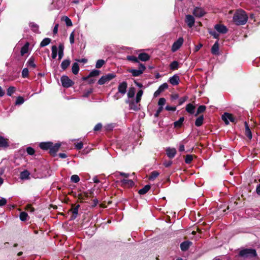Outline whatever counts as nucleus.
Returning <instances> with one entry per match:
<instances>
[{
    "mask_svg": "<svg viewBox=\"0 0 260 260\" xmlns=\"http://www.w3.org/2000/svg\"><path fill=\"white\" fill-rule=\"evenodd\" d=\"M8 146V140L2 136H0V147L6 148Z\"/></svg>",
    "mask_w": 260,
    "mask_h": 260,
    "instance_id": "f3484780",
    "label": "nucleus"
},
{
    "mask_svg": "<svg viewBox=\"0 0 260 260\" xmlns=\"http://www.w3.org/2000/svg\"><path fill=\"white\" fill-rule=\"evenodd\" d=\"M62 85L64 87L68 88L72 86L74 82L67 76H63L61 77Z\"/></svg>",
    "mask_w": 260,
    "mask_h": 260,
    "instance_id": "423d86ee",
    "label": "nucleus"
},
{
    "mask_svg": "<svg viewBox=\"0 0 260 260\" xmlns=\"http://www.w3.org/2000/svg\"><path fill=\"white\" fill-rule=\"evenodd\" d=\"M29 173L28 171L25 170L20 174V177L22 179H27L29 176Z\"/></svg>",
    "mask_w": 260,
    "mask_h": 260,
    "instance_id": "72a5a7b5",
    "label": "nucleus"
},
{
    "mask_svg": "<svg viewBox=\"0 0 260 260\" xmlns=\"http://www.w3.org/2000/svg\"><path fill=\"white\" fill-rule=\"evenodd\" d=\"M214 28L219 33L225 34L228 31L227 28L223 25L216 24L215 25Z\"/></svg>",
    "mask_w": 260,
    "mask_h": 260,
    "instance_id": "9b49d317",
    "label": "nucleus"
},
{
    "mask_svg": "<svg viewBox=\"0 0 260 260\" xmlns=\"http://www.w3.org/2000/svg\"><path fill=\"white\" fill-rule=\"evenodd\" d=\"M100 71L97 70H94L91 71L89 74L90 77L97 76L100 74Z\"/></svg>",
    "mask_w": 260,
    "mask_h": 260,
    "instance_id": "3c124183",
    "label": "nucleus"
},
{
    "mask_svg": "<svg viewBox=\"0 0 260 260\" xmlns=\"http://www.w3.org/2000/svg\"><path fill=\"white\" fill-rule=\"evenodd\" d=\"M138 103H136V102L132 101L129 103V108L131 109H133L135 111H137L139 109V105L137 104Z\"/></svg>",
    "mask_w": 260,
    "mask_h": 260,
    "instance_id": "bb28decb",
    "label": "nucleus"
},
{
    "mask_svg": "<svg viewBox=\"0 0 260 260\" xmlns=\"http://www.w3.org/2000/svg\"><path fill=\"white\" fill-rule=\"evenodd\" d=\"M248 20V16L245 11L237 10L234 15L233 21L237 25L245 24Z\"/></svg>",
    "mask_w": 260,
    "mask_h": 260,
    "instance_id": "f257e3e1",
    "label": "nucleus"
},
{
    "mask_svg": "<svg viewBox=\"0 0 260 260\" xmlns=\"http://www.w3.org/2000/svg\"><path fill=\"white\" fill-rule=\"evenodd\" d=\"M70 42L71 44H73L74 43V32L73 31L70 36Z\"/></svg>",
    "mask_w": 260,
    "mask_h": 260,
    "instance_id": "e2e57ef3",
    "label": "nucleus"
},
{
    "mask_svg": "<svg viewBox=\"0 0 260 260\" xmlns=\"http://www.w3.org/2000/svg\"><path fill=\"white\" fill-rule=\"evenodd\" d=\"M204 120L203 115L200 116L195 121V125L197 126H200L202 125Z\"/></svg>",
    "mask_w": 260,
    "mask_h": 260,
    "instance_id": "393cba45",
    "label": "nucleus"
},
{
    "mask_svg": "<svg viewBox=\"0 0 260 260\" xmlns=\"http://www.w3.org/2000/svg\"><path fill=\"white\" fill-rule=\"evenodd\" d=\"M166 152L168 156L170 158H172L175 156L176 151L175 148H168L166 150Z\"/></svg>",
    "mask_w": 260,
    "mask_h": 260,
    "instance_id": "4468645a",
    "label": "nucleus"
},
{
    "mask_svg": "<svg viewBox=\"0 0 260 260\" xmlns=\"http://www.w3.org/2000/svg\"><path fill=\"white\" fill-rule=\"evenodd\" d=\"M185 22L187 26L191 28L194 24L195 19L193 16L188 14L185 16Z\"/></svg>",
    "mask_w": 260,
    "mask_h": 260,
    "instance_id": "1a4fd4ad",
    "label": "nucleus"
},
{
    "mask_svg": "<svg viewBox=\"0 0 260 260\" xmlns=\"http://www.w3.org/2000/svg\"><path fill=\"white\" fill-rule=\"evenodd\" d=\"M206 10L202 7H196L192 11L193 15L197 18L202 17L206 14Z\"/></svg>",
    "mask_w": 260,
    "mask_h": 260,
    "instance_id": "7ed1b4c3",
    "label": "nucleus"
},
{
    "mask_svg": "<svg viewBox=\"0 0 260 260\" xmlns=\"http://www.w3.org/2000/svg\"><path fill=\"white\" fill-rule=\"evenodd\" d=\"M183 43V39L182 37L179 38L175 41L172 47V51L173 52L176 51L182 45Z\"/></svg>",
    "mask_w": 260,
    "mask_h": 260,
    "instance_id": "6e6552de",
    "label": "nucleus"
},
{
    "mask_svg": "<svg viewBox=\"0 0 260 260\" xmlns=\"http://www.w3.org/2000/svg\"><path fill=\"white\" fill-rule=\"evenodd\" d=\"M169 81L172 85H177L179 84V77L177 75H174L170 78Z\"/></svg>",
    "mask_w": 260,
    "mask_h": 260,
    "instance_id": "ddd939ff",
    "label": "nucleus"
},
{
    "mask_svg": "<svg viewBox=\"0 0 260 260\" xmlns=\"http://www.w3.org/2000/svg\"><path fill=\"white\" fill-rule=\"evenodd\" d=\"M113 175L118 178L119 176H124L125 178H128L129 177V174H126L125 173L117 172L113 174Z\"/></svg>",
    "mask_w": 260,
    "mask_h": 260,
    "instance_id": "e433bc0d",
    "label": "nucleus"
},
{
    "mask_svg": "<svg viewBox=\"0 0 260 260\" xmlns=\"http://www.w3.org/2000/svg\"><path fill=\"white\" fill-rule=\"evenodd\" d=\"M127 86V85L126 82L120 83L118 87V92L123 95L124 94L126 91Z\"/></svg>",
    "mask_w": 260,
    "mask_h": 260,
    "instance_id": "9d476101",
    "label": "nucleus"
},
{
    "mask_svg": "<svg viewBox=\"0 0 260 260\" xmlns=\"http://www.w3.org/2000/svg\"><path fill=\"white\" fill-rule=\"evenodd\" d=\"M172 161H170V160L168 161H165L164 162V165H165V166L166 167H170L172 165Z\"/></svg>",
    "mask_w": 260,
    "mask_h": 260,
    "instance_id": "774afa93",
    "label": "nucleus"
},
{
    "mask_svg": "<svg viewBox=\"0 0 260 260\" xmlns=\"http://www.w3.org/2000/svg\"><path fill=\"white\" fill-rule=\"evenodd\" d=\"M166 99L164 98H161L159 99L158 104L159 107H162L166 103Z\"/></svg>",
    "mask_w": 260,
    "mask_h": 260,
    "instance_id": "4d7b16f0",
    "label": "nucleus"
},
{
    "mask_svg": "<svg viewBox=\"0 0 260 260\" xmlns=\"http://www.w3.org/2000/svg\"><path fill=\"white\" fill-rule=\"evenodd\" d=\"M115 77L114 74H108L105 76H102L98 81V84L100 85H103L106 83L111 80Z\"/></svg>",
    "mask_w": 260,
    "mask_h": 260,
    "instance_id": "39448f33",
    "label": "nucleus"
},
{
    "mask_svg": "<svg viewBox=\"0 0 260 260\" xmlns=\"http://www.w3.org/2000/svg\"><path fill=\"white\" fill-rule=\"evenodd\" d=\"M63 45L60 44L58 47V59H61L63 56Z\"/></svg>",
    "mask_w": 260,
    "mask_h": 260,
    "instance_id": "a878e982",
    "label": "nucleus"
},
{
    "mask_svg": "<svg viewBox=\"0 0 260 260\" xmlns=\"http://www.w3.org/2000/svg\"><path fill=\"white\" fill-rule=\"evenodd\" d=\"M135 94V90L134 88H131L129 89L128 93H127V96L129 98H132L134 97Z\"/></svg>",
    "mask_w": 260,
    "mask_h": 260,
    "instance_id": "49530a36",
    "label": "nucleus"
},
{
    "mask_svg": "<svg viewBox=\"0 0 260 260\" xmlns=\"http://www.w3.org/2000/svg\"><path fill=\"white\" fill-rule=\"evenodd\" d=\"M192 244V242L190 241H184L180 244V248L182 251L187 250L190 246Z\"/></svg>",
    "mask_w": 260,
    "mask_h": 260,
    "instance_id": "2eb2a0df",
    "label": "nucleus"
},
{
    "mask_svg": "<svg viewBox=\"0 0 260 260\" xmlns=\"http://www.w3.org/2000/svg\"><path fill=\"white\" fill-rule=\"evenodd\" d=\"M60 143H56L55 144H53V143H52V146L50 147L49 152L51 154L54 155L56 152L58 150L59 147H60Z\"/></svg>",
    "mask_w": 260,
    "mask_h": 260,
    "instance_id": "f8f14e48",
    "label": "nucleus"
},
{
    "mask_svg": "<svg viewBox=\"0 0 260 260\" xmlns=\"http://www.w3.org/2000/svg\"><path fill=\"white\" fill-rule=\"evenodd\" d=\"M64 21L66 22V25L68 26H71L72 25V22L70 18H69L67 16L64 17Z\"/></svg>",
    "mask_w": 260,
    "mask_h": 260,
    "instance_id": "6e6d98bb",
    "label": "nucleus"
},
{
    "mask_svg": "<svg viewBox=\"0 0 260 260\" xmlns=\"http://www.w3.org/2000/svg\"><path fill=\"white\" fill-rule=\"evenodd\" d=\"M28 70L27 68H24L22 71V76L23 78H26L28 76Z\"/></svg>",
    "mask_w": 260,
    "mask_h": 260,
    "instance_id": "864d4df0",
    "label": "nucleus"
},
{
    "mask_svg": "<svg viewBox=\"0 0 260 260\" xmlns=\"http://www.w3.org/2000/svg\"><path fill=\"white\" fill-rule=\"evenodd\" d=\"M211 52L213 54L217 55L219 53V43L218 41L216 42L213 45L211 49Z\"/></svg>",
    "mask_w": 260,
    "mask_h": 260,
    "instance_id": "6ab92c4d",
    "label": "nucleus"
},
{
    "mask_svg": "<svg viewBox=\"0 0 260 260\" xmlns=\"http://www.w3.org/2000/svg\"><path fill=\"white\" fill-rule=\"evenodd\" d=\"M52 54L51 57L53 59H55L57 56V48L56 46L54 45L52 46Z\"/></svg>",
    "mask_w": 260,
    "mask_h": 260,
    "instance_id": "7c9ffc66",
    "label": "nucleus"
},
{
    "mask_svg": "<svg viewBox=\"0 0 260 260\" xmlns=\"http://www.w3.org/2000/svg\"><path fill=\"white\" fill-rule=\"evenodd\" d=\"M102 127V125L101 123L97 124L94 127V130L95 131H98L101 129Z\"/></svg>",
    "mask_w": 260,
    "mask_h": 260,
    "instance_id": "69168bd1",
    "label": "nucleus"
},
{
    "mask_svg": "<svg viewBox=\"0 0 260 260\" xmlns=\"http://www.w3.org/2000/svg\"><path fill=\"white\" fill-rule=\"evenodd\" d=\"M27 66L33 69L35 68L36 65L35 63V59L33 57H30L27 62Z\"/></svg>",
    "mask_w": 260,
    "mask_h": 260,
    "instance_id": "cd10ccee",
    "label": "nucleus"
},
{
    "mask_svg": "<svg viewBox=\"0 0 260 260\" xmlns=\"http://www.w3.org/2000/svg\"><path fill=\"white\" fill-rule=\"evenodd\" d=\"M168 88V85L167 84V83H163L162 84H161L158 88V89L161 92H162V91H164L165 90L167 89V88Z\"/></svg>",
    "mask_w": 260,
    "mask_h": 260,
    "instance_id": "de8ad7c7",
    "label": "nucleus"
},
{
    "mask_svg": "<svg viewBox=\"0 0 260 260\" xmlns=\"http://www.w3.org/2000/svg\"><path fill=\"white\" fill-rule=\"evenodd\" d=\"M26 210L30 212H33L35 210L34 208L30 205H27L26 207Z\"/></svg>",
    "mask_w": 260,
    "mask_h": 260,
    "instance_id": "680f3d73",
    "label": "nucleus"
},
{
    "mask_svg": "<svg viewBox=\"0 0 260 260\" xmlns=\"http://www.w3.org/2000/svg\"><path fill=\"white\" fill-rule=\"evenodd\" d=\"M222 119L226 124H228L229 123V121L232 122H236V119L234 117L233 115L228 113H224L222 115Z\"/></svg>",
    "mask_w": 260,
    "mask_h": 260,
    "instance_id": "0eeeda50",
    "label": "nucleus"
},
{
    "mask_svg": "<svg viewBox=\"0 0 260 260\" xmlns=\"http://www.w3.org/2000/svg\"><path fill=\"white\" fill-rule=\"evenodd\" d=\"M163 110L162 107H159L158 109L157 110L155 114H154L155 117H157L159 116V114Z\"/></svg>",
    "mask_w": 260,
    "mask_h": 260,
    "instance_id": "bf43d9fd",
    "label": "nucleus"
},
{
    "mask_svg": "<svg viewBox=\"0 0 260 260\" xmlns=\"http://www.w3.org/2000/svg\"><path fill=\"white\" fill-rule=\"evenodd\" d=\"M246 135L249 139H251L252 138L251 132L249 127H248L247 125H246Z\"/></svg>",
    "mask_w": 260,
    "mask_h": 260,
    "instance_id": "603ef678",
    "label": "nucleus"
},
{
    "mask_svg": "<svg viewBox=\"0 0 260 260\" xmlns=\"http://www.w3.org/2000/svg\"><path fill=\"white\" fill-rule=\"evenodd\" d=\"M179 67L178 62L177 61H173L170 64V68L171 70H175L178 69Z\"/></svg>",
    "mask_w": 260,
    "mask_h": 260,
    "instance_id": "c756f323",
    "label": "nucleus"
},
{
    "mask_svg": "<svg viewBox=\"0 0 260 260\" xmlns=\"http://www.w3.org/2000/svg\"><path fill=\"white\" fill-rule=\"evenodd\" d=\"M239 255L243 257H251L256 255V252L254 249H244L241 250L239 252Z\"/></svg>",
    "mask_w": 260,
    "mask_h": 260,
    "instance_id": "f03ea898",
    "label": "nucleus"
},
{
    "mask_svg": "<svg viewBox=\"0 0 260 260\" xmlns=\"http://www.w3.org/2000/svg\"><path fill=\"white\" fill-rule=\"evenodd\" d=\"M150 56L149 55L146 53H142L139 54L138 56V59L143 61H146L149 59Z\"/></svg>",
    "mask_w": 260,
    "mask_h": 260,
    "instance_id": "aec40b11",
    "label": "nucleus"
},
{
    "mask_svg": "<svg viewBox=\"0 0 260 260\" xmlns=\"http://www.w3.org/2000/svg\"><path fill=\"white\" fill-rule=\"evenodd\" d=\"M143 93V92L142 90H140L138 92L136 99V103H139L140 102Z\"/></svg>",
    "mask_w": 260,
    "mask_h": 260,
    "instance_id": "ea45409f",
    "label": "nucleus"
},
{
    "mask_svg": "<svg viewBox=\"0 0 260 260\" xmlns=\"http://www.w3.org/2000/svg\"><path fill=\"white\" fill-rule=\"evenodd\" d=\"M75 147L77 149L80 150L83 147V144L82 142H80L76 144Z\"/></svg>",
    "mask_w": 260,
    "mask_h": 260,
    "instance_id": "052dcab7",
    "label": "nucleus"
},
{
    "mask_svg": "<svg viewBox=\"0 0 260 260\" xmlns=\"http://www.w3.org/2000/svg\"><path fill=\"white\" fill-rule=\"evenodd\" d=\"M126 58L128 60L134 62H138V58L135 56L133 55H128L127 56Z\"/></svg>",
    "mask_w": 260,
    "mask_h": 260,
    "instance_id": "37998d69",
    "label": "nucleus"
},
{
    "mask_svg": "<svg viewBox=\"0 0 260 260\" xmlns=\"http://www.w3.org/2000/svg\"><path fill=\"white\" fill-rule=\"evenodd\" d=\"M150 188V185H146L143 188H141L139 190V193L140 194H144L149 190Z\"/></svg>",
    "mask_w": 260,
    "mask_h": 260,
    "instance_id": "4be33fe9",
    "label": "nucleus"
},
{
    "mask_svg": "<svg viewBox=\"0 0 260 260\" xmlns=\"http://www.w3.org/2000/svg\"><path fill=\"white\" fill-rule=\"evenodd\" d=\"M195 107L191 104H188L186 106V111L190 114H193Z\"/></svg>",
    "mask_w": 260,
    "mask_h": 260,
    "instance_id": "412c9836",
    "label": "nucleus"
},
{
    "mask_svg": "<svg viewBox=\"0 0 260 260\" xmlns=\"http://www.w3.org/2000/svg\"><path fill=\"white\" fill-rule=\"evenodd\" d=\"M70 60L69 59H65L62 61L61 63V68L63 70H66L70 64Z\"/></svg>",
    "mask_w": 260,
    "mask_h": 260,
    "instance_id": "b1692460",
    "label": "nucleus"
},
{
    "mask_svg": "<svg viewBox=\"0 0 260 260\" xmlns=\"http://www.w3.org/2000/svg\"><path fill=\"white\" fill-rule=\"evenodd\" d=\"M210 34L214 37L215 39H218L219 37V35L215 31H210Z\"/></svg>",
    "mask_w": 260,
    "mask_h": 260,
    "instance_id": "338daca9",
    "label": "nucleus"
},
{
    "mask_svg": "<svg viewBox=\"0 0 260 260\" xmlns=\"http://www.w3.org/2000/svg\"><path fill=\"white\" fill-rule=\"evenodd\" d=\"M145 69L146 67H145V66L141 63L139 65V68L138 70L131 69L128 70V72L131 73L133 76L138 77L142 74Z\"/></svg>",
    "mask_w": 260,
    "mask_h": 260,
    "instance_id": "20e7f679",
    "label": "nucleus"
},
{
    "mask_svg": "<svg viewBox=\"0 0 260 260\" xmlns=\"http://www.w3.org/2000/svg\"><path fill=\"white\" fill-rule=\"evenodd\" d=\"M71 180L73 182L77 183L79 181V177L77 175H73L71 176Z\"/></svg>",
    "mask_w": 260,
    "mask_h": 260,
    "instance_id": "8fccbe9b",
    "label": "nucleus"
},
{
    "mask_svg": "<svg viewBox=\"0 0 260 260\" xmlns=\"http://www.w3.org/2000/svg\"><path fill=\"white\" fill-rule=\"evenodd\" d=\"M193 159V156L192 155H186L185 158V162L186 164H190Z\"/></svg>",
    "mask_w": 260,
    "mask_h": 260,
    "instance_id": "09e8293b",
    "label": "nucleus"
},
{
    "mask_svg": "<svg viewBox=\"0 0 260 260\" xmlns=\"http://www.w3.org/2000/svg\"><path fill=\"white\" fill-rule=\"evenodd\" d=\"M79 205H78L77 206H76V207H75L74 208H73L72 209V213L73 214V218H76L77 216V214H78V209L79 208Z\"/></svg>",
    "mask_w": 260,
    "mask_h": 260,
    "instance_id": "58836bf2",
    "label": "nucleus"
},
{
    "mask_svg": "<svg viewBox=\"0 0 260 260\" xmlns=\"http://www.w3.org/2000/svg\"><path fill=\"white\" fill-rule=\"evenodd\" d=\"M206 110V106L204 105H202L199 107L198 108L196 114H195V116H197L199 114L204 112Z\"/></svg>",
    "mask_w": 260,
    "mask_h": 260,
    "instance_id": "c9c22d12",
    "label": "nucleus"
},
{
    "mask_svg": "<svg viewBox=\"0 0 260 260\" xmlns=\"http://www.w3.org/2000/svg\"><path fill=\"white\" fill-rule=\"evenodd\" d=\"M159 174L157 171H153L151 173L150 176H149V179L150 180H154L156 178H157Z\"/></svg>",
    "mask_w": 260,
    "mask_h": 260,
    "instance_id": "f704fd0d",
    "label": "nucleus"
},
{
    "mask_svg": "<svg viewBox=\"0 0 260 260\" xmlns=\"http://www.w3.org/2000/svg\"><path fill=\"white\" fill-rule=\"evenodd\" d=\"M16 91V88L13 86H10L7 89V95L11 96Z\"/></svg>",
    "mask_w": 260,
    "mask_h": 260,
    "instance_id": "a19ab883",
    "label": "nucleus"
},
{
    "mask_svg": "<svg viewBox=\"0 0 260 260\" xmlns=\"http://www.w3.org/2000/svg\"><path fill=\"white\" fill-rule=\"evenodd\" d=\"M187 99V98L186 96H184L180 99L179 100V105H182L185 101H186Z\"/></svg>",
    "mask_w": 260,
    "mask_h": 260,
    "instance_id": "0e129e2a",
    "label": "nucleus"
},
{
    "mask_svg": "<svg viewBox=\"0 0 260 260\" xmlns=\"http://www.w3.org/2000/svg\"><path fill=\"white\" fill-rule=\"evenodd\" d=\"M24 102V100L22 96H18L17 98V100L15 102V104L16 105H19L22 104Z\"/></svg>",
    "mask_w": 260,
    "mask_h": 260,
    "instance_id": "a18cd8bd",
    "label": "nucleus"
},
{
    "mask_svg": "<svg viewBox=\"0 0 260 260\" xmlns=\"http://www.w3.org/2000/svg\"><path fill=\"white\" fill-rule=\"evenodd\" d=\"M105 63V61L103 59H99L96 62L95 67L98 69L101 68Z\"/></svg>",
    "mask_w": 260,
    "mask_h": 260,
    "instance_id": "79ce46f5",
    "label": "nucleus"
},
{
    "mask_svg": "<svg viewBox=\"0 0 260 260\" xmlns=\"http://www.w3.org/2000/svg\"><path fill=\"white\" fill-rule=\"evenodd\" d=\"M28 46L29 44L27 43L22 47L21 50V55L22 56L27 53L28 51Z\"/></svg>",
    "mask_w": 260,
    "mask_h": 260,
    "instance_id": "c85d7f7f",
    "label": "nucleus"
},
{
    "mask_svg": "<svg viewBox=\"0 0 260 260\" xmlns=\"http://www.w3.org/2000/svg\"><path fill=\"white\" fill-rule=\"evenodd\" d=\"M121 185L126 186H132L134 185V182L132 180L123 179L121 180Z\"/></svg>",
    "mask_w": 260,
    "mask_h": 260,
    "instance_id": "a211bd4d",
    "label": "nucleus"
},
{
    "mask_svg": "<svg viewBox=\"0 0 260 260\" xmlns=\"http://www.w3.org/2000/svg\"><path fill=\"white\" fill-rule=\"evenodd\" d=\"M7 203V200L6 199L2 198L0 199V207H2L5 205Z\"/></svg>",
    "mask_w": 260,
    "mask_h": 260,
    "instance_id": "13d9d810",
    "label": "nucleus"
},
{
    "mask_svg": "<svg viewBox=\"0 0 260 260\" xmlns=\"http://www.w3.org/2000/svg\"><path fill=\"white\" fill-rule=\"evenodd\" d=\"M39 146L43 150H50V147L52 146V142H42L39 144Z\"/></svg>",
    "mask_w": 260,
    "mask_h": 260,
    "instance_id": "dca6fc26",
    "label": "nucleus"
},
{
    "mask_svg": "<svg viewBox=\"0 0 260 260\" xmlns=\"http://www.w3.org/2000/svg\"><path fill=\"white\" fill-rule=\"evenodd\" d=\"M29 26L34 32L38 31L39 26L37 24L34 22H30L29 23Z\"/></svg>",
    "mask_w": 260,
    "mask_h": 260,
    "instance_id": "4c0bfd02",
    "label": "nucleus"
},
{
    "mask_svg": "<svg viewBox=\"0 0 260 260\" xmlns=\"http://www.w3.org/2000/svg\"><path fill=\"white\" fill-rule=\"evenodd\" d=\"M26 152L28 154L32 155L34 154L35 151L32 147H28L26 148Z\"/></svg>",
    "mask_w": 260,
    "mask_h": 260,
    "instance_id": "5fc2aeb1",
    "label": "nucleus"
},
{
    "mask_svg": "<svg viewBox=\"0 0 260 260\" xmlns=\"http://www.w3.org/2000/svg\"><path fill=\"white\" fill-rule=\"evenodd\" d=\"M51 42V39L48 38H45L41 42L40 46L42 47H45L48 45Z\"/></svg>",
    "mask_w": 260,
    "mask_h": 260,
    "instance_id": "473e14b6",
    "label": "nucleus"
},
{
    "mask_svg": "<svg viewBox=\"0 0 260 260\" xmlns=\"http://www.w3.org/2000/svg\"><path fill=\"white\" fill-rule=\"evenodd\" d=\"M27 216V214L25 212H22L20 214V219L21 221L26 220Z\"/></svg>",
    "mask_w": 260,
    "mask_h": 260,
    "instance_id": "c03bdc74",
    "label": "nucleus"
},
{
    "mask_svg": "<svg viewBox=\"0 0 260 260\" xmlns=\"http://www.w3.org/2000/svg\"><path fill=\"white\" fill-rule=\"evenodd\" d=\"M72 72L74 74L77 75L79 71V67L78 63L75 62L73 63L72 68Z\"/></svg>",
    "mask_w": 260,
    "mask_h": 260,
    "instance_id": "5701e85b",
    "label": "nucleus"
},
{
    "mask_svg": "<svg viewBox=\"0 0 260 260\" xmlns=\"http://www.w3.org/2000/svg\"><path fill=\"white\" fill-rule=\"evenodd\" d=\"M184 117H180L178 120L175 121L174 123V125L175 127H181V126L182 125V123L184 121Z\"/></svg>",
    "mask_w": 260,
    "mask_h": 260,
    "instance_id": "2f4dec72",
    "label": "nucleus"
}]
</instances>
